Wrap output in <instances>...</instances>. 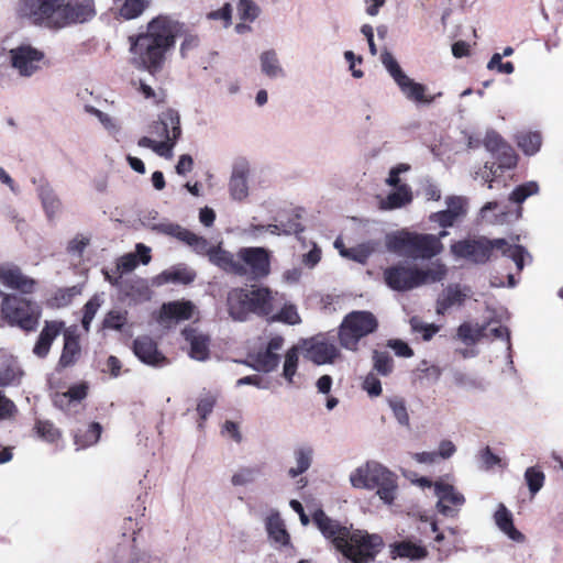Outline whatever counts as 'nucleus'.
<instances>
[{
  "label": "nucleus",
  "instance_id": "obj_6",
  "mask_svg": "<svg viewBox=\"0 0 563 563\" xmlns=\"http://www.w3.org/2000/svg\"><path fill=\"white\" fill-rule=\"evenodd\" d=\"M150 134L152 136H142L137 145L151 148L158 156L170 159L173 150L181 135L179 113L173 109L163 111L157 121L150 126Z\"/></svg>",
  "mask_w": 563,
  "mask_h": 563
},
{
  "label": "nucleus",
  "instance_id": "obj_12",
  "mask_svg": "<svg viewBox=\"0 0 563 563\" xmlns=\"http://www.w3.org/2000/svg\"><path fill=\"white\" fill-rule=\"evenodd\" d=\"M434 495L437 497V510L448 518H455L465 504L464 495L452 484L443 481L434 482Z\"/></svg>",
  "mask_w": 563,
  "mask_h": 563
},
{
  "label": "nucleus",
  "instance_id": "obj_39",
  "mask_svg": "<svg viewBox=\"0 0 563 563\" xmlns=\"http://www.w3.org/2000/svg\"><path fill=\"white\" fill-rule=\"evenodd\" d=\"M377 243L373 241H368L362 244H358L355 247H351L347 250L341 251V256L355 261L357 263L364 264L368 257L375 252Z\"/></svg>",
  "mask_w": 563,
  "mask_h": 563
},
{
  "label": "nucleus",
  "instance_id": "obj_54",
  "mask_svg": "<svg viewBox=\"0 0 563 563\" xmlns=\"http://www.w3.org/2000/svg\"><path fill=\"white\" fill-rule=\"evenodd\" d=\"M88 111L98 119L111 135H117L120 132V124L114 117L96 108H89Z\"/></svg>",
  "mask_w": 563,
  "mask_h": 563
},
{
  "label": "nucleus",
  "instance_id": "obj_24",
  "mask_svg": "<svg viewBox=\"0 0 563 563\" xmlns=\"http://www.w3.org/2000/svg\"><path fill=\"white\" fill-rule=\"evenodd\" d=\"M493 519L498 530L511 541L517 543H523L526 541L525 534L521 533L514 525V516L511 511L504 504H498L493 515Z\"/></svg>",
  "mask_w": 563,
  "mask_h": 563
},
{
  "label": "nucleus",
  "instance_id": "obj_53",
  "mask_svg": "<svg viewBox=\"0 0 563 563\" xmlns=\"http://www.w3.org/2000/svg\"><path fill=\"white\" fill-rule=\"evenodd\" d=\"M411 331L416 334H420L424 341H429L439 331V327L434 323H426L418 317L410 319Z\"/></svg>",
  "mask_w": 563,
  "mask_h": 563
},
{
  "label": "nucleus",
  "instance_id": "obj_15",
  "mask_svg": "<svg viewBox=\"0 0 563 563\" xmlns=\"http://www.w3.org/2000/svg\"><path fill=\"white\" fill-rule=\"evenodd\" d=\"M251 303V312L257 316L271 317L276 308L284 302V296L272 291L267 287H254L247 290Z\"/></svg>",
  "mask_w": 563,
  "mask_h": 563
},
{
  "label": "nucleus",
  "instance_id": "obj_1",
  "mask_svg": "<svg viewBox=\"0 0 563 563\" xmlns=\"http://www.w3.org/2000/svg\"><path fill=\"white\" fill-rule=\"evenodd\" d=\"M180 32V23L168 16L153 19L145 31L129 37L131 64L151 75L159 74Z\"/></svg>",
  "mask_w": 563,
  "mask_h": 563
},
{
  "label": "nucleus",
  "instance_id": "obj_37",
  "mask_svg": "<svg viewBox=\"0 0 563 563\" xmlns=\"http://www.w3.org/2000/svg\"><path fill=\"white\" fill-rule=\"evenodd\" d=\"M262 474L258 465L239 467L231 476L233 486H246L255 483Z\"/></svg>",
  "mask_w": 563,
  "mask_h": 563
},
{
  "label": "nucleus",
  "instance_id": "obj_27",
  "mask_svg": "<svg viewBox=\"0 0 563 563\" xmlns=\"http://www.w3.org/2000/svg\"><path fill=\"white\" fill-rule=\"evenodd\" d=\"M261 73L269 79H280L286 76V71L280 63L277 52L273 48L264 49L260 56Z\"/></svg>",
  "mask_w": 563,
  "mask_h": 563
},
{
  "label": "nucleus",
  "instance_id": "obj_47",
  "mask_svg": "<svg viewBox=\"0 0 563 563\" xmlns=\"http://www.w3.org/2000/svg\"><path fill=\"white\" fill-rule=\"evenodd\" d=\"M245 233L251 236L252 239H258L262 234L267 233L269 235H283V234H289L290 232L286 230L283 225L279 224H250L245 229Z\"/></svg>",
  "mask_w": 563,
  "mask_h": 563
},
{
  "label": "nucleus",
  "instance_id": "obj_21",
  "mask_svg": "<svg viewBox=\"0 0 563 563\" xmlns=\"http://www.w3.org/2000/svg\"><path fill=\"white\" fill-rule=\"evenodd\" d=\"M443 245L433 234L412 232L411 258L429 260L442 252Z\"/></svg>",
  "mask_w": 563,
  "mask_h": 563
},
{
  "label": "nucleus",
  "instance_id": "obj_32",
  "mask_svg": "<svg viewBox=\"0 0 563 563\" xmlns=\"http://www.w3.org/2000/svg\"><path fill=\"white\" fill-rule=\"evenodd\" d=\"M195 306L190 301H174L163 305L161 319L174 321L188 320L192 317Z\"/></svg>",
  "mask_w": 563,
  "mask_h": 563
},
{
  "label": "nucleus",
  "instance_id": "obj_49",
  "mask_svg": "<svg viewBox=\"0 0 563 563\" xmlns=\"http://www.w3.org/2000/svg\"><path fill=\"white\" fill-rule=\"evenodd\" d=\"M298 361L299 349L297 346H292L286 352L283 365V376L289 384H292L294 382V376L298 368Z\"/></svg>",
  "mask_w": 563,
  "mask_h": 563
},
{
  "label": "nucleus",
  "instance_id": "obj_51",
  "mask_svg": "<svg viewBox=\"0 0 563 563\" xmlns=\"http://www.w3.org/2000/svg\"><path fill=\"white\" fill-rule=\"evenodd\" d=\"M272 320L295 325L301 322L300 316L295 305L284 303L280 310L271 314Z\"/></svg>",
  "mask_w": 563,
  "mask_h": 563
},
{
  "label": "nucleus",
  "instance_id": "obj_14",
  "mask_svg": "<svg viewBox=\"0 0 563 563\" xmlns=\"http://www.w3.org/2000/svg\"><path fill=\"white\" fill-rule=\"evenodd\" d=\"M372 490L387 505H391L397 496V476L383 464L374 461Z\"/></svg>",
  "mask_w": 563,
  "mask_h": 563
},
{
  "label": "nucleus",
  "instance_id": "obj_18",
  "mask_svg": "<svg viewBox=\"0 0 563 563\" xmlns=\"http://www.w3.org/2000/svg\"><path fill=\"white\" fill-rule=\"evenodd\" d=\"M283 346L284 339L279 335L273 336L264 349L252 356L253 367L265 373L274 371L279 364V352L283 350Z\"/></svg>",
  "mask_w": 563,
  "mask_h": 563
},
{
  "label": "nucleus",
  "instance_id": "obj_64",
  "mask_svg": "<svg viewBox=\"0 0 563 563\" xmlns=\"http://www.w3.org/2000/svg\"><path fill=\"white\" fill-rule=\"evenodd\" d=\"M465 206L466 201L462 197H451L446 200V209L453 217H455V219L464 216Z\"/></svg>",
  "mask_w": 563,
  "mask_h": 563
},
{
  "label": "nucleus",
  "instance_id": "obj_44",
  "mask_svg": "<svg viewBox=\"0 0 563 563\" xmlns=\"http://www.w3.org/2000/svg\"><path fill=\"white\" fill-rule=\"evenodd\" d=\"M3 365L5 368L0 371V387L18 383L23 373L20 369L16 360L13 357H8L5 358Z\"/></svg>",
  "mask_w": 563,
  "mask_h": 563
},
{
  "label": "nucleus",
  "instance_id": "obj_25",
  "mask_svg": "<svg viewBox=\"0 0 563 563\" xmlns=\"http://www.w3.org/2000/svg\"><path fill=\"white\" fill-rule=\"evenodd\" d=\"M64 323L60 321H47L42 329L33 347V353L38 357H45L54 340L60 334Z\"/></svg>",
  "mask_w": 563,
  "mask_h": 563
},
{
  "label": "nucleus",
  "instance_id": "obj_10",
  "mask_svg": "<svg viewBox=\"0 0 563 563\" xmlns=\"http://www.w3.org/2000/svg\"><path fill=\"white\" fill-rule=\"evenodd\" d=\"M62 4L63 0H20L16 13L36 25L60 27Z\"/></svg>",
  "mask_w": 563,
  "mask_h": 563
},
{
  "label": "nucleus",
  "instance_id": "obj_40",
  "mask_svg": "<svg viewBox=\"0 0 563 563\" xmlns=\"http://www.w3.org/2000/svg\"><path fill=\"white\" fill-rule=\"evenodd\" d=\"M395 556L420 560L427 555L426 548L410 541H402L393 547Z\"/></svg>",
  "mask_w": 563,
  "mask_h": 563
},
{
  "label": "nucleus",
  "instance_id": "obj_7",
  "mask_svg": "<svg viewBox=\"0 0 563 563\" xmlns=\"http://www.w3.org/2000/svg\"><path fill=\"white\" fill-rule=\"evenodd\" d=\"M0 311L8 324L26 331L34 330L41 317V307L36 302L11 294L3 295Z\"/></svg>",
  "mask_w": 563,
  "mask_h": 563
},
{
  "label": "nucleus",
  "instance_id": "obj_38",
  "mask_svg": "<svg viewBox=\"0 0 563 563\" xmlns=\"http://www.w3.org/2000/svg\"><path fill=\"white\" fill-rule=\"evenodd\" d=\"M102 427L98 422H92L85 431H78L75 434V444L77 449H85L96 444L101 435Z\"/></svg>",
  "mask_w": 563,
  "mask_h": 563
},
{
  "label": "nucleus",
  "instance_id": "obj_56",
  "mask_svg": "<svg viewBox=\"0 0 563 563\" xmlns=\"http://www.w3.org/2000/svg\"><path fill=\"white\" fill-rule=\"evenodd\" d=\"M374 368L383 376H387L393 372V357L387 352L375 351L373 355Z\"/></svg>",
  "mask_w": 563,
  "mask_h": 563
},
{
  "label": "nucleus",
  "instance_id": "obj_4",
  "mask_svg": "<svg viewBox=\"0 0 563 563\" xmlns=\"http://www.w3.org/2000/svg\"><path fill=\"white\" fill-rule=\"evenodd\" d=\"M446 276V267L440 262L431 263L426 268L398 263L383 272L386 285L396 291H408L423 285L438 283Z\"/></svg>",
  "mask_w": 563,
  "mask_h": 563
},
{
  "label": "nucleus",
  "instance_id": "obj_26",
  "mask_svg": "<svg viewBox=\"0 0 563 563\" xmlns=\"http://www.w3.org/2000/svg\"><path fill=\"white\" fill-rule=\"evenodd\" d=\"M183 335L190 344L189 356L191 358L203 362L209 357V338L207 335L191 328H186Z\"/></svg>",
  "mask_w": 563,
  "mask_h": 563
},
{
  "label": "nucleus",
  "instance_id": "obj_43",
  "mask_svg": "<svg viewBox=\"0 0 563 563\" xmlns=\"http://www.w3.org/2000/svg\"><path fill=\"white\" fill-rule=\"evenodd\" d=\"M518 146L527 155L536 154L541 146V135L538 132H520L516 136Z\"/></svg>",
  "mask_w": 563,
  "mask_h": 563
},
{
  "label": "nucleus",
  "instance_id": "obj_30",
  "mask_svg": "<svg viewBox=\"0 0 563 563\" xmlns=\"http://www.w3.org/2000/svg\"><path fill=\"white\" fill-rule=\"evenodd\" d=\"M385 244L388 251L399 256L411 257L412 232L400 231L388 234Z\"/></svg>",
  "mask_w": 563,
  "mask_h": 563
},
{
  "label": "nucleus",
  "instance_id": "obj_19",
  "mask_svg": "<svg viewBox=\"0 0 563 563\" xmlns=\"http://www.w3.org/2000/svg\"><path fill=\"white\" fill-rule=\"evenodd\" d=\"M521 207L509 209L496 201H489L481 208L479 220L492 225L509 224L521 217Z\"/></svg>",
  "mask_w": 563,
  "mask_h": 563
},
{
  "label": "nucleus",
  "instance_id": "obj_45",
  "mask_svg": "<svg viewBox=\"0 0 563 563\" xmlns=\"http://www.w3.org/2000/svg\"><path fill=\"white\" fill-rule=\"evenodd\" d=\"M38 196L46 214L49 218L54 217L60 208V201L58 197L48 186H42L40 188Z\"/></svg>",
  "mask_w": 563,
  "mask_h": 563
},
{
  "label": "nucleus",
  "instance_id": "obj_46",
  "mask_svg": "<svg viewBox=\"0 0 563 563\" xmlns=\"http://www.w3.org/2000/svg\"><path fill=\"white\" fill-rule=\"evenodd\" d=\"M539 192V185L537 181H528L517 186L509 196V200L520 207L529 197Z\"/></svg>",
  "mask_w": 563,
  "mask_h": 563
},
{
  "label": "nucleus",
  "instance_id": "obj_36",
  "mask_svg": "<svg viewBox=\"0 0 563 563\" xmlns=\"http://www.w3.org/2000/svg\"><path fill=\"white\" fill-rule=\"evenodd\" d=\"M296 465L288 470V475L291 478L305 473L311 465L313 450L308 445L299 446L294 453Z\"/></svg>",
  "mask_w": 563,
  "mask_h": 563
},
{
  "label": "nucleus",
  "instance_id": "obj_5",
  "mask_svg": "<svg viewBox=\"0 0 563 563\" xmlns=\"http://www.w3.org/2000/svg\"><path fill=\"white\" fill-rule=\"evenodd\" d=\"M493 249L500 250L504 255L510 257L519 271L523 268L526 260H530V255L522 246L509 244L504 239L494 241L486 239L463 240L451 245V251L456 257L465 258L473 263L486 262Z\"/></svg>",
  "mask_w": 563,
  "mask_h": 563
},
{
  "label": "nucleus",
  "instance_id": "obj_34",
  "mask_svg": "<svg viewBox=\"0 0 563 563\" xmlns=\"http://www.w3.org/2000/svg\"><path fill=\"white\" fill-rule=\"evenodd\" d=\"M195 274L187 267H173L158 274L153 283L156 286H162L168 283L189 284L194 280Z\"/></svg>",
  "mask_w": 563,
  "mask_h": 563
},
{
  "label": "nucleus",
  "instance_id": "obj_55",
  "mask_svg": "<svg viewBox=\"0 0 563 563\" xmlns=\"http://www.w3.org/2000/svg\"><path fill=\"white\" fill-rule=\"evenodd\" d=\"M218 400V394L212 391H206L200 395L197 411L201 419H207V417L211 413L216 402Z\"/></svg>",
  "mask_w": 563,
  "mask_h": 563
},
{
  "label": "nucleus",
  "instance_id": "obj_23",
  "mask_svg": "<svg viewBox=\"0 0 563 563\" xmlns=\"http://www.w3.org/2000/svg\"><path fill=\"white\" fill-rule=\"evenodd\" d=\"M249 176L250 168L246 163L234 165L229 180V192L233 200L243 201L249 197Z\"/></svg>",
  "mask_w": 563,
  "mask_h": 563
},
{
  "label": "nucleus",
  "instance_id": "obj_59",
  "mask_svg": "<svg viewBox=\"0 0 563 563\" xmlns=\"http://www.w3.org/2000/svg\"><path fill=\"white\" fill-rule=\"evenodd\" d=\"M484 145H485L486 150L489 153H492V155L495 157L508 144L503 140V137L498 133L490 131V132H487V134L485 136Z\"/></svg>",
  "mask_w": 563,
  "mask_h": 563
},
{
  "label": "nucleus",
  "instance_id": "obj_62",
  "mask_svg": "<svg viewBox=\"0 0 563 563\" xmlns=\"http://www.w3.org/2000/svg\"><path fill=\"white\" fill-rule=\"evenodd\" d=\"M36 431L37 434L47 442H55L60 437L58 429L48 421H38L36 423Z\"/></svg>",
  "mask_w": 563,
  "mask_h": 563
},
{
  "label": "nucleus",
  "instance_id": "obj_16",
  "mask_svg": "<svg viewBox=\"0 0 563 563\" xmlns=\"http://www.w3.org/2000/svg\"><path fill=\"white\" fill-rule=\"evenodd\" d=\"M59 11L60 27L70 23H84L96 14L92 0H63Z\"/></svg>",
  "mask_w": 563,
  "mask_h": 563
},
{
  "label": "nucleus",
  "instance_id": "obj_13",
  "mask_svg": "<svg viewBox=\"0 0 563 563\" xmlns=\"http://www.w3.org/2000/svg\"><path fill=\"white\" fill-rule=\"evenodd\" d=\"M303 356L317 365L332 364L340 356L338 346L322 335L305 340Z\"/></svg>",
  "mask_w": 563,
  "mask_h": 563
},
{
  "label": "nucleus",
  "instance_id": "obj_28",
  "mask_svg": "<svg viewBox=\"0 0 563 563\" xmlns=\"http://www.w3.org/2000/svg\"><path fill=\"white\" fill-rule=\"evenodd\" d=\"M266 531L268 533L269 540L276 547H285L289 544V534L278 512H272L266 518Z\"/></svg>",
  "mask_w": 563,
  "mask_h": 563
},
{
  "label": "nucleus",
  "instance_id": "obj_3",
  "mask_svg": "<svg viewBox=\"0 0 563 563\" xmlns=\"http://www.w3.org/2000/svg\"><path fill=\"white\" fill-rule=\"evenodd\" d=\"M211 263L227 273L249 279L266 277L271 272L269 253L260 246L241 247L236 253L213 251Z\"/></svg>",
  "mask_w": 563,
  "mask_h": 563
},
{
  "label": "nucleus",
  "instance_id": "obj_63",
  "mask_svg": "<svg viewBox=\"0 0 563 563\" xmlns=\"http://www.w3.org/2000/svg\"><path fill=\"white\" fill-rule=\"evenodd\" d=\"M501 59H503V55L499 53H495L492 56V58L489 59V62L487 64V68L490 70L496 69L497 71H499L501 74H507V75L512 74L515 70L512 63H510V62L503 63Z\"/></svg>",
  "mask_w": 563,
  "mask_h": 563
},
{
  "label": "nucleus",
  "instance_id": "obj_8",
  "mask_svg": "<svg viewBox=\"0 0 563 563\" xmlns=\"http://www.w3.org/2000/svg\"><path fill=\"white\" fill-rule=\"evenodd\" d=\"M380 62L407 100L418 104H430L434 101L435 96H429L424 85L411 79L390 52L385 49L380 55Z\"/></svg>",
  "mask_w": 563,
  "mask_h": 563
},
{
  "label": "nucleus",
  "instance_id": "obj_48",
  "mask_svg": "<svg viewBox=\"0 0 563 563\" xmlns=\"http://www.w3.org/2000/svg\"><path fill=\"white\" fill-rule=\"evenodd\" d=\"M525 481L528 485L531 496L533 497L543 487L545 475L539 467L530 466L525 472Z\"/></svg>",
  "mask_w": 563,
  "mask_h": 563
},
{
  "label": "nucleus",
  "instance_id": "obj_2",
  "mask_svg": "<svg viewBox=\"0 0 563 563\" xmlns=\"http://www.w3.org/2000/svg\"><path fill=\"white\" fill-rule=\"evenodd\" d=\"M312 521L323 537L353 563H369L383 547L379 536L363 530L351 531L328 517L321 509L313 512Z\"/></svg>",
  "mask_w": 563,
  "mask_h": 563
},
{
  "label": "nucleus",
  "instance_id": "obj_52",
  "mask_svg": "<svg viewBox=\"0 0 563 563\" xmlns=\"http://www.w3.org/2000/svg\"><path fill=\"white\" fill-rule=\"evenodd\" d=\"M103 303V298L101 295H95L91 299L87 301V303L84 306V316H82V328L86 331H89L90 324L92 320L95 319L98 310L100 309L101 305Z\"/></svg>",
  "mask_w": 563,
  "mask_h": 563
},
{
  "label": "nucleus",
  "instance_id": "obj_35",
  "mask_svg": "<svg viewBox=\"0 0 563 563\" xmlns=\"http://www.w3.org/2000/svg\"><path fill=\"white\" fill-rule=\"evenodd\" d=\"M374 461H368L356 467L350 474V483L354 488L372 490Z\"/></svg>",
  "mask_w": 563,
  "mask_h": 563
},
{
  "label": "nucleus",
  "instance_id": "obj_61",
  "mask_svg": "<svg viewBox=\"0 0 563 563\" xmlns=\"http://www.w3.org/2000/svg\"><path fill=\"white\" fill-rule=\"evenodd\" d=\"M495 158L498 162L497 169H510L516 166L517 164V156L510 145H507L504 147L501 152H499Z\"/></svg>",
  "mask_w": 563,
  "mask_h": 563
},
{
  "label": "nucleus",
  "instance_id": "obj_11",
  "mask_svg": "<svg viewBox=\"0 0 563 563\" xmlns=\"http://www.w3.org/2000/svg\"><path fill=\"white\" fill-rule=\"evenodd\" d=\"M8 55L11 67L24 78L34 76L45 65V53L31 43L18 44L9 51Z\"/></svg>",
  "mask_w": 563,
  "mask_h": 563
},
{
  "label": "nucleus",
  "instance_id": "obj_17",
  "mask_svg": "<svg viewBox=\"0 0 563 563\" xmlns=\"http://www.w3.org/2000/svg\"><path fill=\"white\" fill-rule=\"evenodd\" d=\"M0 283L22 294H32L36 288V280L23 274L19 266L11 263L0 265Z\"/></svg>",
  "mask_w": 563,
  "mask_h": 563
},
{
  "label": "nucleus",
  "instance_id": "obj_57",
  "mask_svg": "<svg viewBox=\"0 0 563 563\" xmlns=\"http://www.w3.org/2000/svg\"><path fill=\"white\" fill-rule=\"evenodd\" d=\"M485 330L486 329L484 328L472 327L471 324L465 323L460 325L457 330V335L465 343L472 344L478 341L483 335H485Z\"/></svg>",
  "mask_w": 563,
  "mask_h": 563
},
{
  "label": "nucleus",
  "instance_id": "obj_29",
  "mask_svg": "<svg viewBox=\"0 0 563 563\" xmlns=\"http://www.w3.org/2000/svg\"><path fill=\"white\" fill-rule=\"evenodd\" d=\"M80 344L75 331L67 329L64 332V347L59 358L62 367H68L76 363L80 355Z\"/></svg>",
  "mask_w": 563,
  "mask_h": 563
},
{
  "label": "nucleus",
  "instance_id": "obj_41",
  "mask_svg": "<svg viewBox=\"0 0 563 563\" xmlns=\"http://www.w3.org/2000/svg\"><path fill=\"white\" fill-rule=\"evenodd\" d=\"M387 404L397 422L401 427L410 429V418L405 399L399 396H391L387 398Z\"/></svg>",
  "mask_w": 563,
  "mask_h": 563
},
{
  "label": "nucleus",
  "instance_id": "obj_31",
  "mask_svg": "<svg viewBox=\"0 0 563 563\" xmlns=\"http://www.w3.org/2000/svg\"><path fill=\"white\" fill-rule=\"evenodd\" d=\"M468 296L466 289H462L457 285L449 286L439 297L437 301V312L444 313L452 307L461 306Z\"/></svg>",
  "mask_w": 563,
  "mask_h": 563
},
{
  "label": "nucleus",
  "instance_id": "obj_42",
  "mask_svg": "<svg viewBox=\"0 0 563 563\" xmlns=\"http://www.w3.org/2000/svg\"><path fill=\"white\" fill-rule=\"evenodd\" d=\"M181 241L187 243L189 246H191L197 253L207 254L210 262H211V253L213 251L222 250L221 247L210 246L208 241L205 238L199 236L189 230H187L186 233H183Z\"/></svg>",
  "mask_w": 563,
  "mask_h": 563
},
{
  "label": "nucleus",
  "instance_id": "obj_33",
  "mask_svg": "<svg viewBox=\"0 0 563 563\" xmlns=\"http://www.w3.org/2000/svg\"><path fill=\"white\" fill-rule=\"evenodd\" d=\"M412 200V194L407 185H401L379 200V208L394 210L408 205Z\"/></svg>",
  "mask_w": 563,
  "mask_h": 563
},
{
  "label": "nucleus",
  "instance_id": "obj_9",
  "mask_svg": "<svg viewBox=\"0 0 563 563\" xmlns=\"http://www.w3.org/2000/svg\"><path fill=\"white\" fill-rule=\"evenodd\" d=\"M376 317L369 311H352L346 314L339 328V341L342 347L356 351L361 339L377 329Z\"/></svg>",
  "mask_w": 563,
  "mask_h": 563
},
{
  "label": "nucleus",
  "instance_id": "obj_60",
  "mask_svg": "<svg viewBox=\"0 0 563 563\" xmlns=\"http://www.w3.org/2000/svg\"><path fill=\"white\" fill-rule=\"evenodd\" d=\"M454 384L462 390L468 393L475 391L477 389H483V386L479 382H477L474 377L463 373L454 374Z\"/></svg>",
  "mask_w": 563,
  "mask_h": 563
},
{
  "label": "nucleus",
  "instance_id": "obj_50",
  "mask_svg": "<svg viewBox=\"0 0 563 563\" xmlns=\"http://www.w3.org/2000/svg\"><path fill=\"white\" fill-rule=\"evenodd\" d=\"M128 322V312L125 310L112 309L102 320V328L121 331Z\"/></svg>",
  "mask_w": 563,
  "mask_h": 563
},
{
  "label": "nucleus",
  "instance_id": "obj_20",
  "mask_svg": "<svg viewBox=\"0 0 563 563\" xmlns=\"http://www.w3.org/2000/svg\"><path fill=\"white\" fill-rule=\"evenodd\" d=\"M133 352L146 365L161 367L167 364L166 357L157 350L156 342L147 335L134 340Z\"/></svg>",
  "mask_w": 563,
  "mask_h": 563
},
{
  "label": "nucleus",
  "instance_id": "obj_58",
  "mask_svg": "<svg viewBox=\"0 0 563 563\" xmlns=\"http://www.w3.org/2000/svg\"><path fill=\"white\" fill-rule=\"evenodd\" d=\"M260 14V8L252 0H240L238 15L243 21L253 22Z\"/></svg>",
  "mask_w": 563,
  "mask_h": 563
},
{
  "label": "nucleus",
  "instance_id": "obj_22",
  "mask_svg": "<svg viewBox=\"0 0 563 563\" xmlns=\"http://www.w3.org/2000/svg\"><path fill=\"white\" fill-rule=\"evenodd\" d=\"M247 289L234 288L229 291L227 298L228 312L235 321H245L251 312V303Z\"/></svg>",
  "mask_w": 563,
  "mask_h": 563
}]
</instances>
